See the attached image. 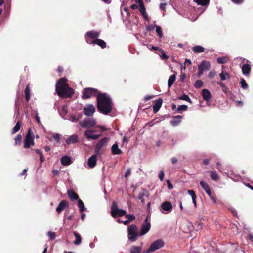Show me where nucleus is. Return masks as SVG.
Wrapping results in <instances>:
<instances>
[{
  "instance_id": "nucleus-1",
  "label": "nucleus",
  "mask_w": 253,
  "mask_h": 253,
  "mask_svg": "<svg viewBox=\"0 0 253 253\" xmlns=\"http://www.w3.org/2000/svg\"><path fill=\"white\" fill-rule=\"evenodd\" d=\"M112 102L106 93H100L97 97V108L98 111L108 115L112 110Z\"/></svg>"
},
{
  "instance_id": "nucleus-2",
  "label": "nucleus",
  "mask_w": 253,
  "mask_h": 253,
  "mask_svg": "<svg viewBox=\"0 0 253 253\" xmlns=\"http://www.w3.org/2000/svg\"><path fill=\"white\" fill-rule=\"evenodd\" d=\"M56 92L61 98L66 99L71 98L74 94V90L69 86H60L56 88Z\"/></svg>"
},
{
  "instance_id": "nucleus-3",
  "label": "nucleus",
  "mask_w": 253,
  "mask_h": 253,
  "mask_svg": "<svg viewBox=\"0 0 253 253\" xmlns=\"http://www.w3.org/2000/svg\"><path fill=\"white\" fill-rule=\"evenodd\" d=\"M126 211L121 209H119L118 204L116 201H113L111 207L110 214L112 217L116 218L122 217L126 215Z\"/></svg>"
},
{
  "instance_id": "nucleus-4",
  "label": "nucleus",
  "mask_w": 253,
  "mask_h": 253,
  "mask_svg": "<svg viewBox=\"0 0 253 253\" xmlns=\"http://www.w3.org/2000/svg\"><path fill=\"white\" fill-rule=\"evenodd\" d=\"M100 92L95 88H86L83 89L82 98L83 99H89L92 97L98 96Z\"/></svg>"
},
{
  "instance_id": "nucleus-5",
  "label": "nucleus",
  "mask_w": 253,
  "mask_h": 253,
  "mask_svg": "<svg viewBox=\"0 0 253 253\" xmlns=\"http://www.w3.org/2000/svg\"><path fill=\"white\" fill-rule=\"evenodd\" d=\"M138 236H139V233H138L137 226L135 224L131 225L128 228V238L129 240L131 242H135Z\"/></svg>"
},
{
  "instance_id": "nucleus-6",
  "label": "nucleus",
  "mask_w": 253,
  "mask_h": 253,
  "mask_svg": "<svg viewBox=\"0 0 253 253\" xmlns=\"http://www.w3.org/2000/svg\"><path fill=\"white\" fill-rule=\"evenodd\" d=\"M96 121L92 118H87L79 123L80 126L83 128H90L95 126Z\"/></svg>"
},
{
  "instance_id": "nucleus-7",
  "label": "nucleus",
  "mask_w": 253,
  "mask_h": 253,
  "mask_svg": "<svg viewBox=\"0 0 253 253\" xmlns=\"http://www.w3.org/2000/svg\"><path fill=\"white\" fill-rule=\"evenodd\" d=\"M35 144L34 134L32 133L31 129H29L24 141V148H29Z\"/></svg>"
},
{
  "instance_id": "nucleus-8",
  "label": "nucleus",
  "mask_w": 253,
  "mask_h": 253,
  "mask_svg": "<svg viewBox=\"0 0 253 253\" xmlns=\"http://www.w3.org/2000/svg\"><path fill=\"white\" fill-rule=\"evenodd\" d=\"M109 140V138L104 137L97 143L94 148V152L96 154L98 155L100 153L101 150L107 145Z\"/></svg>"
},
{
  "instance_id": "nucleus-9",
  "label": "nucleus",
  "mask_w": 253,
  "mask_h": 253,
  "mask_svg": "<svg viewBox=\"0 0 253 253\" xmlns=\"http://www.w3.org/2000/svg\"><path fill=\"white\" fill-rule=\"evenodd\" d=\"M161 207L164 211H162L164 214H168L172 211V205L169 201H165L163 202L161 206Z\"/></svg>"
},
{
  "instance_id": "nucleus-10",
  "label": "nucleus",
  "mask_w": 253,
  "mask_h": 253,
  "mask_svg": "<svg viewBox=\"0 0 253 253\" xmlns=\"http://www.w3.org/2000/svg\"><path fill=\"white\" fill-rule=\"evenodd\" d=\"M95 108L92 104H88L83 108V112L86 116H92L95 112Z\"/></svg>"
},
{
  "instance_id": "nucleus-11",
  "label": "nucleus",
  "mask_w": 253,
  "mask_h": 253,
  "mask_svg": "<svg viewBox=\"0 0 253 253\" xmlns=\"http://www.w3.org/2000/svg\"><path fill=\"white\" fill-rule=\"evenodd\" d=\"M164 245V243L163 240L161 239L157 240L151 244V245L149 247L150 250L152 251V252H154L160 249V248L163 247Z\"/></svg>"
},
{
  "instance_id": "nucleus-12",
  "label": "nucleus",
  "mask_w": 253,
  "mask_h": 253,
  "mask_svg": "<svg viewBox=\"0 0 253 253\" xmlns=\"http://www.w3.org/2000/svg\"><path fill=\"white\" fill-rule=\"evenodd\" d=\"M150 227L151 224L149 222H148V218H146L144 221V223L141 228L139 236H142L147 233L150 230Z\"/></svg>"
},
{
  "instance_id": "nucleus-13",
  "label": "nucleus",
  "mask_w": 253,
  "mask_h": 253,
  "mask_svg": "<svg viewBox=\"0 0 253 253\" xmlns=\"http://www.w3.org/2000/svg\"><path fill=\"white\" fill-rule=\"evenodd\" d=\"M94 131H92L90 129H87L84 132V136L88 139H92V140H97L100 137V135L99 134H93Z\"/></svg>"
},
{
  "instance_id": "nucleus-14",
  "label": "nucleus",
  "mask_w": 253,
  "mask_h": 253,
  "mask_svg": "<svg viewBox=\"0 0 253 253\" xmlns=\"http://www.w3.org/2000/svg\"><path fill=\"white\" fill-rule=\"evenodd\" d=\"M69 206L68 202L66 200H62L56 208V211L60 214L66 208Z\"/></svg>"
},
{
  "instance_id": "nucleus-15",
  "label": "nucleus",
  "mask_w": 253,
  "mask_h": 253,
  "mask_svg": "<svg viewBox=\"0 0 253 253\" xmlns=\"http://www.w3.org/2000/svg\"><path fill=\"white\" fill-rule=\"evenodd\" d=\"M79 141V139L78 136L76 134L72 135L66 139V143L68 145L76 143Z\"/></svg>"
},
{
  "instance_id": "nucleus-16",
  "label": "nucleus",
  "mask_w": 253,
  "mask_h": 253,
  "mask_svg": "<svg viewBox=\"0 0 253 253\" xmlns=\"http://www.w3.org/2000/svg\"><path fill=\"white\" fill-rule=\"evenodd\" d=\"M162 103L163 99L161 98H159L155 101V104L153 106V112L154 113H156L159 110L162 106Z\"/></svg>"
},
{
  "instance_id": "nucleus-17",
  "label": "nucleus",
  "mask_w": 253,
  "mask_h": 253,
  "mask_svg": "<svg viewBox=\"0 0 253 253\" xmlns=\"http://www.w3.org/2000/svg\"><path fill=\"white\" fill-rule=\"evenodd\" d=\"M202 95L204 100L206 101H208L211 98V92L207 89H204L202 90Z\"/></svg>"
},
{
  "instance_id": "nucleus-18",
  "label": "nucleus",
  "mask_w": 253,
  "mask_h": 253,
  "mask_svg": "<svg viewBox=\"0 0 253 253\" xmlns=\"http://www.w3.org/2000/svg\"><path fill=\"white\" fill-rule=\"evenodd\" d=\"M200 185H201L202 188L204 189L207 195L209 196H211V194L212 193L210 190V187L208 185V184L207 183L205 182L204 181H201L200 182Z\"/></svg>"
},
{
  "instance_id": "nucleus-19",
  "label": "nucleus",
  "mask_w": 253,
  "mask_h": 253,
  "mask_svg": "<svg viewBox=\"0 0 253 253\" xmlns=\"http://www.w3.org/2000/svg\"><path fill=\"white\" fill-rule=\"evenodd\" d=\"M97 157L95 155L91 156L88 160V165L90 168H94L96 165Z\"/></svg>"
},
{
  "instance_id": "nucleus-20",
  "label": "nucleus",
  "mask_w": 253,
  "mask_h": 253,
  "mask_svg": "<svg viewBox=\"0 0 253 253\" xmlns=\"http://www.w3.org/2000/svg\"><path fill=\"white\" fill-rule=\"evenodd\" d=\"M251 70V67L249 64H245L242 67L243 74L245 76H248Z\"/></svg>"
},
{
  "instance_id": "nucleus-21",
  "label": "nucleus",
  "mask_w": 253,
  "mask_h": 253,
  "mask_svg": "<svg viewBox=\"0 0 253 253\" xmlns=\"http://www.w3.org/2000/svg\"><path fill=\"white\" fill-rule=\"evenodd\" d=\"M182 117L180 115H177L173 117V119L170 121V124L172 126H176L181 122Z\"/></svg>"
},
{
  "instance_id": "nucleus-22",
  "label": "nucleus",
  "mask_w": 253,
  "mask_h": 253,
  "mask_svg": "<svg viewBox=\"0 0 253 253\" xmlns=\"http://www.w3.org/2000/svg\"><path fill=\"white\" fill-rule=\"evenodd\" d=\"M85 36L89 37L93 40L98 39V37L99 36V33L96 31H89L85 34Z\"/></svg>"
},
{
  "instance_id": "nucleus-23",
  "label": "nucleus",
  "mask_w": 253,
  "mask_h": 253,
  "mask_svg": "<svg viewBox=\"0 0 253 253\" xmlns=\"http://www.w3.org/2000/svg\"><path fill=\"white\" fill-rule=\"evenodd\" d=\"M67 80L65 78H60L57 82L56 84V88L59 87L60 86L65 87L66 86H69L68 84L66 83Z\"/></svg>"
},
{
  "instance_id": "nucleus-24",
  "label": "nucleus",
  "mask_w": 253,
  "mask_h": 253,
  "mask_svg": "<svg viewBox=\"0 0 253 253\" xmlns=\"http://www.w3.org/2000/svg\"><path fill=\"white\" fill-rule=\"evenodd\" d=\"M94 44H97L101 48L104 49L106 47V43L105 41L100 39H94Z\"/></svg>"
},
{
  "instance_id": "nucleus-25",
  "label": "nucleus",
  "mask_w": 253,
  "mask_h": 253,
  "mask_svg": "<svg viewBox=\"0 0 253 253\" xmlns=\"http://www.w3.org/2000/svg\"><path fill=\"white\" fill-rule=\"evenodd\" d=\"M72 163L71 159L68 156H64L61 159V163L63 166H68Z\"/></svg>"
},
{
  "instance_id": "nucleus-26",
  "label": "nucleus",
  "mask_w": 253,
  "mask_h": 253,
  "mask_svg": "<svg viewBox=\"0 0 253 253\" xmlns=\"http://www.w3.org/2000/svg\"><path fill=\"white\" fill-rule=\"evenodd\" d=\"M111 151L113 155H119L122 153V151L119 148L118 145L116 143L112 145Z\"/></svg>"
},
{
  "instance_id": "nucleus-27",
  "label": "nucleus",
  "mask_w": 253,
  "mask_h": 253,
  "mask_svg": "<svg viewBox=\"0 0 253 253\" xmlns=\"http://www.w3.org/2000/svg\"><path fill=\"white\" fill-rule=\"evenodd\" d=\"M67 193L71 200H78V199H79L78 195L75 191L72 190H68Z\"/></svg>"
},
{
  "instance_id": "nucleus-28",
  "label": "nucleus",
  "mask_w": 253,
  "mask_h": 253,
  "mask_svg": "<svg viewBox=\"0 0 253 253\" xmlns=\"http://www.w3.org/2000/svg\"><path fill=\"white\" fill-rule=\"evenodd\" d=\"M142 248V246H132L129 249V253H140Z\"/></svg>"
},
{
  "instance_id": "nucleus-29",
  "label": "nucleus",
  "mask_w": 253,
  "mask_h": 253,
  "mask_svg": "<svg viewBox=\"0 0 253 253\" xmlns=\"http://www.w3.org/2000/svg\"><path fill=\"white\" fill-rule=\"evenodd\" d=\"M25 98L26 101L28 102L30 99V84H28L24 90Z\"/></svg>"
},
{
  "instance_id": "nucleus-30",
  "label": "nucleus",
  "mask_w": 253,
  "mask_h": 253,
  "mask_svg": "<svg viewBox=\"0 0 253 253\" xmlns=\"http://www.w3.org/2000/svg\"><path fill=\"white\" fill-rule=\"evenodd\" d=\"M198 67L199 68L202 69L204 71L205 70H209L210 67V64L208 61H203Z\"/></svg>"
},
{
  "instance_id": "nucleus-31",
  "label": "nucleus",
  "mask_w": 253,
  "mask_h": 253,
  "mask_svg": "<svg viewBox=\"0 0 253 253\" xmlns=\"http://www.w3.org/2000/svg\"><path fill=\"white\" fill-rule=\"evenodd\" d=\"M139 7V12H140L142 16L143 17V18L145 20H148L149 17H148L147 14L146 13L145 6H140Z\"/></svg>"
},
{
  "instance_id": "nucleus-32",
  "label": "nucleus",
  "mask_w": 253,
  "mask_h": 253,
  "mask_svg": "<svg viewBox=\"0 0 253 253\" xmlns=\"http://www.w3.org/2000/svg\"><path fill=\"white\" fill-rule=\"evenodd\" d=\"M217 84L221 87L222 90L223 92H224L225 93H226V94L228 92H230L229 88L227 87L225 85V84L224 83H223L221 81H219V82H217Z\"/></svg>"
},
{
  "instance_id": "nucleus-33",
  "label": "nucleus",
  "mask_w": 253,
  "mask_h": 253,
  "mask_svg": "<svg viewBox=\"0 0 253 253\" xmlns=\"http://www.w3.org/2000/svg\"><path fill=\"white\" fill-rule=\"evenodd\" d=\"M192 51L194 53H202L205 51V48L201 46L197 45L195 46L192 48Z\"/></svg>"
},
{
  "instance_id": "nucleus-34",
  "label": "nucleus",
  "mask_w": 253,
  "mask_h": 253,
  "mask_svg": "<svg viewBox=\"0 0 253 253\" xmlns=\"http://www.w3.org/2000/svg\"><path fill=\"white\" fill-rule=\"evenodd\" d=\"M176 75L175 74H173L171 75L168 82V86L169 88H170L173 84V83L175 81Z\"/></svg>"
},
{
  "instance_id": "nucleus-35",
  "label": "nucleus",
  "mask_w": 253,
  "mask_h": 253,
  "mask_svg": "<svg viewBox=\"0 0 253 253\" xmlns=\"http://www.w3.org/2000/svg\"><path fill=\"white\" fill-rule=\"evenodd\" d=\"M78 206L79 208L80 212H83L85 210V206L83 202L81 199L78 200Z\"/></svg>"
},
{
  "instance_id": "nucleus-36",
  "label": "nucleus",
  "mask_w": 253,
  "mask_h": 253,
  "mask_svg": "<svg viewBox=\"0 0 253 253\" xmlns=\"http://www.w3.org/2000/svg\"><path fill=\"white\" fill-rule=\"evenodd\" d=\"M198 5L206 6L209 3L210 0H193Z\"/></svg>"
},
{
  "instance_id": "nucleus-37",
  "label": "nucleus",
  "mask_w": 253,
  "mask_h": 253,
  "mask_svg": "<svg viewBox=\"0 0 253 253\" xmlns=\"http://www.w3.org/2000/svg\"><path fill=\"white\" fill-rule=\"evenodd\" d=\"M74 234L76 237V240L74 241V243L75 245H80L81 243V240H82L81 235L79 233H76V232H74Z\"/></svg>"
},
{
  "instance_id": "nucleus-38",
  "label": "nucleus",
  "mask_w": 253,
  "mask_h": 253,
  "mask_svg": "<svg viewBox=\"0 0 253 253\" xmlns=\"http://www.w3.org/2000/svg\"><path fill=\"white\" fill-rule=\"evenodd\" d=\"M21 123L19 121L17 122L15 126L13 127L12 134H15L20 129Z\"/></svg>"
},
{
  "instance_id": "nucleus-39",
  "label": "nucleus",
  "mask_w": 253,
  "mask_h": 253,
  "mask_svg": "<svg viewBox=\"0 0 253 253\" xmlns=\"http://www.w3.org/2000/svg\"><path fill=\"white\" fill-rule=\"evenodd\" d=\"M219 76L221 80L222 81H224L230 78L229 74L227 73L224 71H222L221 73H220Z\"/></svg>"
},
{
  "instance_id": "nucleus-40",
  "label": "nucleus",
  "mask_w": 253,
  "mask_h": 253,
  "mask_svg": "<svg viewBox=\"0 0 253 253\" xmlns=\"http://www.w3.org/2000/svg\"><path fill=\"white\" fill-rule=\"evenodd\" d=\"M228 61V59L226 57H220L217 59V62L219 64H224L227 63Z\"/></svg>"
},
{
  "instance_id": "nucleus-41",
  "label": "nucleus",
  "mask_w": 253,
  "mask_h": 253,
  "mask_svg": "<svg viewBox=\"0 0 253 253\" xmlns=\"http://www.w3.org/2000/svg\"><path fill=\"white\" fill-rule=\"evenodd\" d=\"M211 178L214 180L217 181L219 179V176L215 171H210Z\"/></svg>"
},
{
  "instance_id": "nucleus-42",
  "label": "nucleus",
  "mask_w": 253,
  "mask_h": 253,
  "mask_svg": "<svg viewBox=\"0 0 253 253\" xmlns=\"http://www.w3.org/2000/svg\"><path fill=\"white\" fill-rule=\"evenodd\" d=\"M178 99L179 100H185L188 102L191 103V99L189 98V97L187 95H186L185 94H184L183 95L179 97Z\"/></svg>"
},
{
  "instance_id": "nucleus-43",
  "label": "nucleus",
  "mask_w": 253,
  "mask_h": 253,
  "mask_svg": "<svg viewBox=\"0 0 253 253\" xmlns=\"http://www.w3.org/2000/svg\"><path fill=\"white\" fill-rule=\"evenodd\" d=\"M203 85V83L201 80H197L194 84V86L196 88H199L202 87Z\"/></svg>"
},
{
  "instance_id": "nucleus-44",
  "label": "nucleus",
  "mask_w": 253,
  "mask_h": 253,
  "mask_svg": "<svg viewBox=\"0 0 253 253\" xmlns=\"http://www.w3.org/2000/svg\"><path fill=\"white\" fill-rule=\"evenodd\" d=\"M240 83L241 84V87L244 89H246L248 87V85L246 83V81L243 78L241 79Z\"/></svg>"
},
{
  "instance_id": "nucleus-45",
  "label": "nucleus",
  "mask_w": 253,
  "mask_h": 253,
  "mask_svg": "<svg viewBox=\"0 0 253 253\" xmlns=\"http://www.w3.org/2000/svg\"><path fill=\"white\" fill-rule=\"evenodd\" d=\"M188 109V106L186 105H182L179 106L176 109V112L180 113L182 111H186Z\"/></svg>"
},
{
  "instance_id": "nucleus-46",
  "label": "nucleus",
  "mask_w": 253,
  "mask_h": 253,
  "mask_svg": "<svg viewBox=\"0 0 253 253\" xmlns=\"http://www.w3.org/2000/svg\"><path fill=\"white\" fill-rule=\"evenodd\" d=\"M15 140V145H20L21 144L22 140V136L20 134H18L14 139Z\"/></svg>"
},
{
  "instance_id": "nucleus-47",
  "label": "nucleus",
  "mask_w": 253,
  "mask_h": 253,
  "mask_svg": "<svg viewBox=\"0 0 253 253\" xmlns=\"http://www.w3.org/2000/svg\"><path fill=\"white\" fill-rule=\"evenodd\" d=\"M155 27H156V31L158 33V35L160 38H162L163 36V33L161 28L157 25H155Z\"/></svg>"
},
{
  "instance_id": "nucleus-48",
  "label": "nucleus",
  "mask_w": 253,
  "mask_h": 253,
  "mask_svg": "<svg viewBox=\"0 0 253 253\" xmlns=\"http://www.w3.org/2000/svg\"><path fill=\"white\" fill-rule=\"evenodd\" d=\"M143 192L142 193H140L138 195V198L141 201V202L144 204L145 203L144 199L143 198L145 196V192H146L145 189H143Z\"/></svg>"
},
{
  "instance_id": "nucleus-49",
  "label": "nucleus",
  "mask_w": 253,
  "mask_h": 253,
  "mask_svg": "<svg viewBox=\"0 0 253 253\" xmlns=\"http://www.w3.org/2000/svg\"><path fill=\"white\" fill-rule=\"evenodd\" d=\"M126 218L127 219L129 222H131L135 219V217L132 214H126L125 215Z\"/></svg>"
},
{
  "instance_id": "nucleus-50",
  "label": "nucleus",
  "mask_w": 253,
  "mask_h": 253,
  "mask_svg": "<svg viewBox=\"0 0 253 253\" xmlns=\"http://www.w3.org/2000/svg\"><path fill=\"white\" fill-rule=\"evenodd\" d=\"M160 52L162 54L161 57L163 59L167 60L169 58V56H168L162 49H160Z\"/></svg>"
},
{
  "instance_id": "nucleus-51",
  "label": "nucleus",
  "mask_w": 253,
  "mask_h": 253,
  "mask_svg": "<svg viewBox=\"0 0 253 253\" xmlns=\"http://www.w3.org/2000/svg\"><path fill=\"white\" fill-rule=\"evenodd\" d=\"M48 235L50 237V239L51 240H54L56 237V234L55 233L51 231H49L48 233Z\"/></svg>"
},
{
  "instance_id": "nucleus-52",
  "label": "nucleus",
  "mask_w": 253,
  "mask_h": 253,
  "mask_svg": "<svg viewBox=\"0 0 253 253\" xmlns=\"http://www.w3.org/2000/svg\"><path fill=\"white\" fill-rule=\"evenodd\" d=\"M85 39H86V41L87 43L94 44V40H93V39H91L90 37L86 36H85Z\"/></svg>"
},
{
  "instance_id": "nucleus-53",
  "label": "nucleus",
  "mask_w": 253,
  "mask_h": 253,
  "mask_svg": "<svg viewBox=\"0 0 253 253\" xmlns=\"http://www.w3.org/2000/svg\"><path fill=\"white\" fill-rule=\"evenodd\" d=\"M53 138L57 142H59L60 138V135L58 133H54L53 134Z\"/></svg>"
},
{
  "instance_id": "nucleus-54",
  "label": "nucleus",
  "mask_w": 253,
  "mask_h": 253,
  "mask_svg": "<svg viewBox=\"0 0 253 253\" xmlns=\"http://www.w3.org/2000/svg\"><path fill=\"white\" fill-rule=\"evenodd\" d=\"M245 0H231V1L236 4H240L242 3Z\"/></svg>"
},
{
  "instance_id": "nucleus-55",
  "label": "nucleus",
  "mask_w": 253,
  "mask_h": 253,
  "mask_svg": "<svg viewBox=\"0 0 253 253\" xmlns=\"http://www.w3.org/2000/svg\"><path fill=\"white\" fill-rule=\"evenodd\" d=\"M188 193L191 195L192 198L196 196L195 192L193 190H188Z\"/></svg>"
},
{
  "instance_id": "nucleus-56",
  "label": "nucleus",
  "mask_w": 253,
  "mask_h": 253,
  "mask_svg": "<svg viewBox=\"0 0 253 253\" xmlns=\"http://www.w3.org/2000/svg\"><path fill=\"white\" fill-rule=\"evenodd\" d=\"M164 173L163 170L161 171L159 174V178L160 180L162 181L164 180Z\"/></svg>"
},
{
  "instance_id": "nucleus-57",
  "label": "nucleus",
  "mask_w": 253,
  "mask_h": 253,
  "mask_svg": "<svg viewBox=\"0 0 253 253\" xmlns=\"http://www.w3.org/2000/svg\"><path fill=\"white\" fill-rule=\"evenodd\" d=\"M167 185H168V187L169 189H172L173 188V185L172 184H171L170 180H168L167 181Z\"/></svg>"
},
{
  "instance_id": "nucleus-58",
  "label": "nucleus",
  "mask_w": 253,
  "mask_h": 253,
  "mask_svg": "<svg viewBox=\"0 0 253 253\" xmlns=\"http://www.w3.org/2000/svg\"><path fill=\"white\" fill-rule=\"evenodd\" d=\"M216 75V73L214 71H211L209 74V77L211 79H212L214 77V76Z\"/></svg>"
},
{
  "instance_id": "nucleus-59",
  "label": "nucleus",
  "mask_w": 253,
  "mask_h": 253,
  "mask_svg": "<svg viewBox=\"0 0 253 253\" xmlns=\"http://www.w3.org/2000/svg\"><path fill=\"white\" fill-rule=\"evenodd\" d=\"M154 97V96H150V95H147L144 98V101H147L151 99H152Z\"/></svg>"
},
{
  "instance_id": "nucleus-60",
  "label": "nucleus",
  "mask_w": 253,
  "mask_h": 253,
  "mask_svg": "<svg viewBox=\"0 0 253 253\" xmlns=\"http://www.w3.org/2000/svg\"><path fill=\"white\" fill-rule=\"evenodd\" d=\"M204 70L202 69L198 68V77H200L203 73Z\"/></svg>"
},
{
  "instance_id": "nucleus-61",
  "label": "nucleus",
  "mask_w": 253,
  "mask_h": 253,
  "mask_svg": "<svg viewBox=\"0 0 253 253\" xmlns=\"http://www.w3.org/2000/svg\"><path fill=\"white\" fill-rule=\"evenodd\" d=\"M186 75L185 73H182L180 76V80L181 81L184 82L185 79H186Z\"/></svg>"
},
{
  "instance_id": "nucleus-62",
  "label": "nucleus",
  "mask_w": 253,
  "mask_h": 253,
  "mask_svg": "<svg viewBox=\"0 0 253 253\" xmlns=\"http://www.w3.org/2000/svg\"><path fill=\"white\" fill-rule=\"evenodd\" d=\"M97 127L99 128L101 131V132H104L106 130V128H105L103 126L101 125H98Z\"/></svg>"
},
{
  "instance_id": "nucleus-63",
  "label": "nucleus",
  "mask_w": 253,
  "mask_h": 253,
  "mask_svg": "<svg viewBox=\"0 0 253 253\" xmlns=\"http://www.w3.org/2000/svg\"><path fill=\"white\" fill-rule=\"evenodd\" d=\"M130 7L132 10H135V9H137L139 7V6L138 5H137L136 4H133L131 5Z\"/></svg>"
},
{
  "instance_id": "nucleus-64",
  "label": "nucleus",
  "mask_w": 253,
  "mask_h": 253,
  "mask_svg": "<svg viewBox=\"0 0 253 253\" xmlns=\"http://www.w3.org/2000/svg\"><path fill=\"white\" fill-rule=\"evenodd\" d=\"M40 160L41 163L43 162L44 161L45 159L43 154H41V155H40Z\"/></svg>"
}]
</instances>
